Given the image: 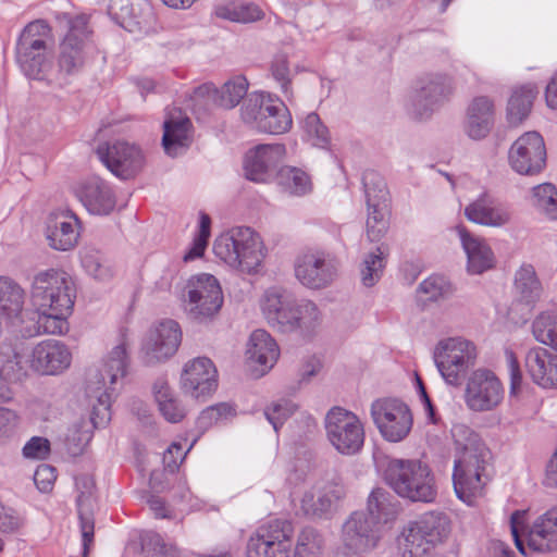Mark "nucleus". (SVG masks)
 Returning a JSON list of instances; mask_svg holds the SVG:
<instances>
[{"label":"nucleus","instance_id":"obj_18","mask_svg":"<svg viewBox=\"0 0 557 557\" xmlns=\"http://www.w3.org/2000/svg\"><path fill=\"white\" fill-rule=\"evenodd\" d=\"M476 349L462 338H449L438 344L435 360L443 376L450 383L458 379L475 359Z\"/></svg>","mask_w":557,"mask_h":557},{"label":"nucleus","instance_id":"obj_30","mask_svg":"<svg viewBox=\"0 0 557 557\" xmlns=\"http://www.w3.org/2000/svg\"><path fill=\"white\" fill-rule=\"evenodd\" d=\"M247 358L251 363L259 366L260 375L273 368L280 356V348L272 336L264 330L251 333L247 347Z\"/></svg>","mask_w":557,"mask_h":557},{"label":"nucleus","instance_id":"obj_62","mask_svg":"<svg viewBox=\"0 0 557 557\" xmlns=\"http://www.w3.org/2000/svg\"><path fill=\"white\" fill-rule=\"evenodd\" d=\"M191 446H189L186 451H183V446L180 443H172L163 455V462L165 468L170 469L171 472H174L176 469H178L181 462L184 460Z\"/></svg>","mask_w":557,"mask_h":557},{"label":"nucleus","instance_id":"obj_17","mask_svg":"<svg viewBox=\"0 0 557 557\" xmlns=\"http://www.w3.org/2000/svg\"><path fill=\"white\" fill-rule=\"evenodd\" d=\"M97 154L102 163L117 177L128 180L139 173L145 159L141 150L126 141L100 145Z\"/></svg>","mask_w":557,"mask_h":557},{"label":"nucleus","instance_id":"obj_9","mask_svg":"<svg viewBox=\"0 0 557 557\" xmlns=\"http://www.w3.org/2000/svg\"><path fill=\"white\" fill-rule=\"evenodd\" d=\"M30 297L37 310L72 311L76 298L75 283L64 271H42L34 277Z\"/></svg>","mask_w":557,"mask_h":557},{"label":"nucleus","instance_id":"obj_45","mask_svg":"<svg viewBox=\"0 0 557 557\" xmlns=\"http://www.w3.org/2000/svg\"><path fill=\"white\" fill-rule=\"evenodd\" d=\"M302 129L305 139L313 147L320 149H331V136L329 128L323 124L320 116L311 112L304 122Z\"/></svg>","mask_w":557,"mask_h":557},{"label":"nucleus","instance_id":"obj_27","mask_svg":"<svg viewBox=\"0 0 557 557\" xmlns=\"http://www.w3.org/2000/svg\"><path fill=\"white\" fill-rule=\"evenodd\" d=\"M295 302L286 289L272 286L264 292L260 306L268 323L273 329L283 333L284 327L289 325L288 318L292 314Z\"/></svg>","mask_w":557,"mask_h":557},{"label":"nucleus","instance_id":"obj_46","mask_svg":"<svg viewBox=\"0 0 557 557\" xmlns=\"http://www.w3.org/2000/svg\"><path fill=\"white\" fill-rule=\"evenodd\" d=\"M515 287L520 299L530 304L541 294V285L532 265H523L516 274Z\"/></svg>","mask_w":557,"mask_h":557},{"label":"nucleus","instance_id":"obj_26","mask_svg":"<svg viewBox=\"0 0 557 557\" xmlns=\"http://www.w3.org/2000/svg\"><path fill=\"white\" fill-rule=\"evenodd\" d=\"M191 121L181 110L173 109L163 122L162 145L170 157L183 153L191 143Z\"/></svg>","mask_w":557,"mask_h":557},{"label":"nucleus","instance_id":"obj_24","mask_svg":"<svg viewBox=\"0 0 557 557\" xmlns=\"http://www.w3.org/2000/svg\"><path fill=\"white\" fill-rule=\"evenodd\" d=\"M72 355L60 341L47 339L37 344L32 352V368L42 374H58L71 364Z\"/></svg>","mask_w":557,"mask_h":557},{"label":"nucleus","instance_id":"obj_14","mask_svg":"<svg viewBox=\"0 0 557 557\" xmlns=\"http://www.w3.org/2000/svg\"><path fill=\"white\" fill-rule=\"evenodd\" d=\"M372 416L382 436L394 443L405 440L413 425L409 407L395 398L377 399L372 405Z\"/></svg>","mask_w":557,"mask_h":557},{"label":"nucleus","instance_id":"obj_52","mask_svg":"<svg viewBox=\"0 0 557 557\" xmlns=\"http://www.w3.org/2000/svg\"><path fill=\"white\" fill-rule=\"evenodd\" d=\"M211 219L208 214L201 212L199 221V233L195 237L191 248L184 255L183 260L185 262L193 261L200 258L206 247L208 246V239L210 236Z\"/></svg>","mask_w":557,"mask_h":557},{"label":"nucleus","instance_id":"obj_56","mask_svg":"<svg viewBox=\"0 0 557 557\" xmlns=\"http://www.w3.org/2000/svg\"><path fill=\"white\" fill-rule=\"evenodd\" d=\"M271 72L274 79L281 85L282 91L285 96H288L290 87V71L286 54L278 53L274 57L271 64Z\"/></svg>","mask_w":557,"mask_h":557},{"label":"nucleus","instance_id":"obj_44","mask_svg":"<svg viewBox=\"0 0 557 557\" xmlns=\"http://www.w3.org/2000/svg\"><path fill=\"white\" fill-rule=\"evenodd\" d=\"M92 433L88 428V423L78 419L74 421L64 435V446L69 455L75 457L83 454L86 445L91 440Z\"/></svg>","mask_w":557,"mask_h":557},{"label":"nucleus","instance_id":"obj_55","mask_svg":"<svg viewBox=\"0 0 557 557\" xmlns=\"http://www.w3.org/2000/svg\"><path fill=\"white\" fill-rule=\"evenodd\" d=\"M233 407L226 403L215 404L203 409L197 420L200 429H208L220 420L233 414Z\"/></svg>","mask_w":557,"mask_h":557},{"label":"nucleus","instance_id":"obj_23","mask_svg":"<svg viewBox=\"0 0 557 557\" xmlns=\"http://www.w3.org/2000/svg\"><path fill=\"white\" fill-rule=\"evenodd\" d=\"M79 237V220L71 210L52 212L47 225V239L51 248L60 251L73 249Z\"/></svg>","mask_w":557,"mask_h":557},{"label":"nucleus","instance_id":"obj_20","mask_svg":"<svg viewBox=\"0 0 557 557\" xmlns=\"http://www.w3.org/2000/svg\"><path fill=\"white\" fill-rule=\"evenodd\" d=\"M183 392L193 398L210 395L218 387V371L207 357H198L187 362L181 375Z\"/></svg>","mask_w":557,"mask_h":557},{"label":"nucleus","instance_id":"obj_64","mask_svg":"<svg viewBox=\"0 0 557 557\" xmlns=\"http://www.w3.org/2000/svg\"><path fill=\"white\" fill-rule=\"evenodd\" d=\"M76 486L79 491L77 496V506L84 507L92 497L95 481L89 475H81L76 479Z\"/></svg>","mask_w":557,"mask_h":557},{"label":"nucleus","instance_id":"obj_35","mask_svg":"<svg viewBox=\"0 0 557 557\" xmlns=\"http://www.w3.org/2000/svg\"><path fill=\"white\" fill-rule=\"evenodd\" d=\"M343 494L335 487L324 491H310L305 493L301 499V510L308 518H327V515L335 507V503L341 499Z\"/></svg>","mask_w":557,"mask_h":557},{"label":"nucleus","instance_id":"obj_2","mask_svg":"<svg viewBox=\"0 0 557 557\" xmlns=\"http://www.w3.org/2000/svg\"><path fill=\"white\" fill-rule=\"evenodd\" d=\"M54 42L50 26L42 20L28 23L15 47L21 71L32 79L44 81L52 71Z\"/></svg>","mask_w":557,"mask_h":557},{"label":"nucleus","instance_id":"obj_22","mask_svg":"<svg viewBox=\"0 0 557 557\" xmlns=\"http://www.w3.org/2000/svg\"><path fill=\"white\" fill-rule=\"evenodd\" d=\"M76 196L87 211L96 215H109L116 206L113 189L98 176L84 181L76 189Z\"/></svg>","mask_w":557,"mask_h":557},{"label":"nucleus","instance_id":"obj_61","mask_svg":"<svg viewBox=\"0 0 557 557\" xmlns=\"http://www.w3.org/2000/svg\"><path fill=\"white\" fill-rule=\"evenodd\" d=\"M323 368L322 359L312 355L306 358L299 369V383H308L313 376L318 375Z\"/></svg>","mask_w":557,"mask_h":557},{"label":"nucleus","instance_id":"obj_41","mask_svg":"<svg viewBox=\"0 0 557 557\" xmlns=\"http://www.w3.org/2000/svg\"><path fill=\"white\" fill-rule=\"evenodd\" d=\"M537 90L532 86L516 89L508 102V115L512 124L521 123L531 111Z\"/></svg>","mask_w":557,"mask_h":557},{"label":"nucleus","instance_id":"obj_43","mask_svg":"<svg viewBox=\"0 0 557 557\" xmlns=\"http://www.w3.org/2000/svg\"><path fill=\"white\" fill-rule=\"evenodd\" d=\"M72 311L61 310H37L36 332L37 334L61 335L67 332V315Z\"/></svg>","mask_w":557,"mask_h":557},{"label":"nucleus","instance_id":"obj_21","mask_svg":"<svg viewBox=\"0 0 557 557\" xmlns=\"http://www.w3.org/2000/svg\"><path fill=\"white\" fill-rule=\"evenodd\" d=\"M504 396L500 381L490 371H476L469 381L467 404L475 411L491 410L497 407Z\"/></svg>","mask_w":557,"mask_h":557},{"label":"nucleus","instance_id":"obj_28","mask_svg":"<svg viewBox=\"0 0 557 557\" xmlns=\"http://www.w3.org/2000/svg\"><path fill=\"white\" fill-rule=\"evenodd\" d=\"M527 370L532 380L545 387H557V355L546 348L531 349L525 359Z\"/></svg>","mask_w":557,"mask_h":557},{"label":"nucleus","instance_id":"obj_4","mask_svg":"<svg viewBox=\"0 0 557 557\" xmlns=\"http://www.w3.org/2000/svg\"><path fill=\"white\" fill-rule=\"evenodd\" d=\"M218 258L244 273H257L264 258L262 242L250 227L239 226L220 235L213 244Z\"/></svg>","mask_w":557,"mask_h":557},{"label":"nucleus","instance_id":"obj_54","mask_svg":"<svg viewBox=\"0 0 557 557\" xmlns=\"http://www.w3.org/2000/svg\"><path fill=\"white\" fill-rule=\"evenodd\" d=\"M297 410L296 404L282 399L264 409L267 420L273 425L275 432Z\"/></svg>","mask_w":557,"mask_h":557},{"label":"nucleus","instance_id":"obj_40","mask_svg":"<svg viewBox=\"0 0 557 557\" xmlns=\"http://www.w3.org/2000/svg\"><path fill=\"white\" fill-rule=\"evenodd\" d=\"M275 180L281 189L290 196H304L311 190L309 176L297 168H281L275 174Z\"/></svg>","mask_w":557,"mask_h":557},{"label":"nucleus","instance_id":"obj_42","mask_svg":"<svg viewBox=\"0 0 557 557\" xmlns=\"http://www.w3.org/2000/svg\"><path fill=\"white\" fill-rule=\"evenodd\" d=\"M248 82L244 76H235L225 82L215 92V103L224 109L235 108L247 95Z\"/></svg>","mask_w":557,"mask_h":557},{"label":"nucleus","instance_id":"obj_49","mask_svg":"<svg viewBox=\"0 0 557 557\" xmlns=\"http://www.w3.org/2000/svg\"><path fill=\"white\" fill-rule=\"evenodd\" d=\"M388 255L386 246H380L364 259L361 268V280L366 286H372L380 278Z\"/></svg>","mask_w":557,"mask_h":557},{"label":"nucleus","instance_id":"obj_33","mask_svg":"<svg viewBox=\"0 0 557 557\" xmlns=\"http://www.w3.org/2000/svg\"><path fill=\"white\" fill-rule=\"evenodd\" d=\"M24 289L12 278L0 276V326L18 319L24 306Z\"/></svg>","mask_w":557,"mask_h":557},{"label":"nucleus","instance_id":"obj_63","mask_svg":"<svg viewBox=\"0 0 557 557\" xmlns=\"http://www.w3.org/2000/svg\"><path fill=\"white\" fill-rule=\"evenodd\" d=\"M364 442V428L360 419L350 413V453L361 449Z\"/></svg>","mask_w":557,"mask_h":557},{"label":"nucleus","instance_id":"obj_16","mask_svg":"<svg viewBox=\"0 0 557 557\" xmlns=\"http://www.w3.org/2000/svg\"><path fill=\"white\" fill-rule=\"evenodd\" d=\"M511 168L523 175L540 173L546 164V148L543 137L536 132L521 135L509 150Z\"/></svg>","mask_w":557,"mask_h":557},{"label":"nucleus","instance_id":"obj_32","mask_svg":"<svg viewBox=\"0 0 557 557\" xmlns=\"http://www.w3.org/2000/svg\"><path fill=\"white\" fill-rule=\"evenodd\" d=\"M465 213L474 223L495 227L507 224L511 219V213L505 206L486 196L470 203Z\"/></svg>","mask_w":557,"mask_h":557},{"label":"nucleus","instance_id":"obj_1","mask_svg":"<svg viewBox=\"0 0 557 557\" xmlns=\"http://www.w3.org/2000/svg\"><path fill=\"white\" fill-rule=\"evenodd\" d=\"M128 357L124 343L116 345L103 359L100 368L89 370L86 384L92 411L90 421L95 428H103L111 419L112 394L119 379L126 374Z\"/></svg>","mask_w":557,"mask_h":557},{"label":"nucleus","instance_id":"obj_48","mask_svg":"<svg viewBox=\"0 0 557 557\" xmlns=\"http://www.w3.org/2000/svg\"><path fill=\"white\" fill-rule=\"evenodd\" d=\"M322 547V535L313 528H304L297 536L294 557H320Z\"/></svg>","mask_w":557,"mask_h":557},{"label":"nucleus","instance_id":"obj_5","mask_svg":"<svg viewBox=\"0 0 557 557\" xmlns=\"http://www.w3.org/2000/svg\"><path fill=\"white\" fill-rule=\"evenodd\" d=\"M387 479L394 491L412 502H433L437 494L435 476L420 460L396 459L389 462Z\"/></svg>","mask_w":557,"mask_h":557},{"label":"nucleus","instance_id":"obj_60","mask_svg":"<svg viewBox=\"0 0 557 557\" xmlns=\"http://www.w3.org/2000/svg\"><path fill=\"white\" fill-rule=\"evenodd\" d=\"M78 517L81 521V531L83 537V557L88 554L89 545L94 541V518L84 512L83 507H78Z\"/></svg>","mask_w":557,"mask_h":557},{"label":"nucleus","instance_id":"obj_38","mask_svg":"<svg viewBox=\"0 0 557 557\" xmlns=\"http://www.w3.org/2000/svg\"><path fill=\"white\" fill-rule=\"evenodd\" d=\"M214 13L219 18L236 23H252L263 17L262 10L255 3L230 1L215 5Z\"/></svg>","mask_w":557,"mask_h":557},{"label":"nucleus","instance_id":"obj_51","mask_svg":"<svg viewBox=\"0 0 557 557\" xmlns=\"http://www.w3.org/2000/svg\"><path fill=\"white\" fill-rule=\"evenodd\" d=\"M533 335L535 338L557 349V319L548 313L539 315L533 322Z\"/></svg>","mask_w":557,"mask_h":557},{"label":"nucleus","instance_id":"obj_15","mask_svg":"<svg viewBox=\"0 0 557 557\" xmlns=\"http://www.w3.org/2000/svg\"><path fill=\"white\" fill-rule=\"evenodd\" d=\"M182 342L180 324L174 320H164L146 336L141 351L147 366H154L170 359Z\"/></svg>","mask_w":557,"mask_h":557},{"label":"nucleus","instance_id":"obj_57","mask_svg":"<svg viewBox=\"0 0 557 557\" xmlns=\"http://www.w3.org/2000/svg\"><path fill=\"white\" fill-rule=\"evenodd\" d=\"M50 442L46 437L33 436L24 445L22 453L27 459H46L50 454Z\"/></svg>","mask_w":557,"mask_h":557},{"label":"nucleus","instance_id":"obj_7","mask_svg":"<svg viewBox=\"0 0 557 557\" xmlns=\"http://www.w3.org/2000/svg\"><path fill=\"white\" fill-rule=\"evenodd\" d=\"M224 302L219 281L211 274L191 276L183 292V308L187 318L196 323H209L219 314Z\"/></svg>","mask_w":557,"mask_h":557},{"label":"nucleus","instance_id":"obj_37","mask_svg":"<svg viewBox=\"0 0 557 557\" xmlns=\"http://www.w3.org/2000/svg\"><path fill=\"white\" fill-rule=\"evenodd\" d=\"M327 438L335 449L348 454V410L333 407L325 417Z\"/></svg>","mask_w":557,"mask_h":557},{"label":"nucleus","instance_id":"obj_8","mask_svg":"<svg viewBox=\"0 0 557 557\" xmlns=\"http://www.w3.org/2000/svg\"><path fill=\"white\" fill-rule=\"evenodd\" d=\"M527 520L528 510H517L510 518L511 534L523 555L557 548V509L540 516L530 528Z\"/></svg>","mask_w":557,"mask_h":557},{"label":"nucleus","instance_id":"obj_50","mask_svg":"<svg viewBox=\"0 0 557 557\" xmlns=\"http://www.w3.org/2000/svg\"><path fill=\"white\" fill-rule=\"evenodd\" d=\"M81 259L85 271L96 280L107 281L112 276L111 267L99 251L85 250Z\"/></svg>","mask_w":557,"mask_h":557},{"label":"nucleus","instance_id":"obj_25","mask_svg":"<svg viewBox=\"0 0 557 557\" xmlns=\"http://www.w3.org/2000/svg\"><path fill=\"white\" fill-rule=\"evenodd\" d=\"M437 541H440V533L435 530V519L431 516L411 523L403 532L398 545L404 555L417 557L429 553Z\"/></svg>","mask_w":557,"mask_h":557},{"label":"nucleus","instance_id":"obj_29","mask_svg":"<svg viewBox=\"0 0 557 557\" xmlns=\"http://www.w3.org/2000/svg\"><path fill=\"white\" fill-rule=\"evenodd\" d=\"M323 315L318 305L310 299H300L295 302L288 318V327L283 333H299L305 338L317 334L322 324Z\"/></svg>","mask_w":557,"mask_h":557},{"label":"nucleus","instance_id":"obj_53","mask_svg":"<svg viewBox=\"0 0 557 557\" xmlns=\"http://www.w3.org/2000/svg\"><path fill=\"white\" fill-rule=\"evenodd\" d=\"M535 203L549 218L557 219V189L552 184H542L533 189Z\"/></svg>","mask_w":557,"mask_h":557},{"label":"nucleus","instance_id":"obj_3","mask_svg":"<svg viewBox=\"0 0 557 557\" xmlns=\"http://www.w3.org/2000/svg\"><path fill=\"white\" fill-rule=\"evenodd\" d=\"M67 32L59 46L58 75L65 79L84 71L92 60L96 46L88 17L84 14L65 15Z\"/></svg>","mask_w":557,"mask_h":557},{"label":"nucleus","instance_id":"obj_11","mask_svg":"<svg viewBox=\"0 0 557 557\" xmlns=\"http://www.w3.org/2000/svg\"><path fill=\"white\" fill-rule=\"evenodd\" d=\"M294 533L295 528L289 520H270L249 537L246 557H289Z\"/></svg>","mask_w":557,"mask_h":557},{"label":"nucleus","instance_id":"obj_10","mask_svg":"<svg viewBox=\"0 0 557 557\" xmlns=\"http://www.w3.org/2000/svg\"><path fill=\"white\" fill-rule=\"evenodd\" d=\"M484 451L473 444L460 449L454 471V486L458 497L467 504H473L482 496L485 482Z\"/></svg>","mask_w":557,"mask_h":557},{"label":"nucleus","instance_id":"obj_36","mask_svg":"<svg viewBox=\"0 0 557 557\" xmlns=\"http://www.w3.org/2000/svg\"><path fill=\"white\" fill-rule=\"evenodd\" d=\"M153 394L159 410L166 421L177 423L185 418L186 408L174 395L165 379L160 377L154 382Z\"/></svg>","mask_w":557,"mask_h":557},{"label":"nucleus","instance_id":"obj_6","mask_svg":"<svg viewBox=\"0 0 557 557\" xmlns=\"http://www.w3.org/2000/svg\"><path fill=\"white\" fill-rule=\"evenodd\" d=\"M242 120L251 128L262 133L278 135L292 127V115L285 103L265 92H252L244 100Z\"/></svg>","mask_w":557,"mask_h":557},{"label":"nucleus","instance_id":"obj_13","mask_svg":"<svg viewBox=\"0 0 557 557\" xmlns=\"http://www.w3.org/2000/svg\"><path fill=\"white\" fill-rule=\"evenodd\" d=\"M364 187L369 206L367 233L371 240H380L389 228L392 215L389 191L384 178L374 172L364 176Z\"/></svg>","mask_w":557,"mask_h":557},{"label":"nucleus","instance_id":"obj_59","mask_svg":"<svg viewBox=\"0 0 557 557\" xmlns=\"http://www.w3.org/2000/svg\"><path fill=\"white\" fill-rule=\"evenodd\" d=\"M55 479V468L47 463L39 465L34 473V482L37 488L44 493L52 490Z\"/></svg>","mask_w":557,"mask_h":557},{"label":"nucleus","instance_id":"obj_34","mask_svg":"<svg viewBox=\"0 0 557 557\" xmlns=\"http://www.w3.org/2000/svg\"><path fill=\"white\" fill-rule=\"evenodd\" d=\"M149 11L147 0H110L108 7L109 15L129 32L140 25L143 16Z\"/></svg>","mask_w":557,"mask_h":557},{"label":"nucleus","instance_id":"obj_47","mask_svg":"<svg viewBox=\"0 0 557 557\" xmlns=\"http://www.w3.org/2000/svg\"><path fill=\"white\" fill-rule=\"evenodd\" d=\"M140 546L145 557H181L176 546L165 543L160 534L152 531L141 533Z\"/></svg>","mask_w":557,"mask_h":557},{"label":"nucleus","instance_id":"obj_31","mask_svg":"<svg viewBox=\"0 0 557 557\" xmlns=\"http://www.w3.org/2000/svg\"><path fill=\"white\" fill-rule=\"evenodd\" d=\"M457 230L468 256L469 271L480 274L492 269L495 258L486 240L471 234L465 226H458Z\"/></svg>","mask_w":557,"mask_h":557},{"label":"nucleus","instance_id":"obj_39","mask_svg":"<svg viewBox=\"0 0 557 557\" xmlns=\"http://www.w3.org/2000/svg\"><path fill=\"white\" fill-rule=\"evenodd\" d=\"M492 116V102L485 97L474 99L469 107V135L475 139L484 137L490 129Z\"/></svg>","mask_w":557,"mask_h":557},{"label":"nucleus","instance_id":"obj_12","mask_svg":"<svg viewBox=\"0 0 557 557\" xmlns=\"http://www.w3.org/2000/svg\"><path fill=\"white\" fill-rule=\"evenodd\" d=\"M294 271L301 285L319 290L329 287L336 280L338 263L325 251L308 250L296 257Z\"/></svg>","mask_w":557,"mask_h":557},{"label":"nucleus","instance_id":"obj_58","mask_svg":"<svg viewBox=\"0 0 557 557\" xmlns=\"http://www.w3.org/2000/svg\"><path fill=\"white\" fill-rule=\"evenodd\" d=\"M215 92L216 89L212 84H202L196 87L189 97L188 107L194 111L206 108L211 99L215 102Z\"/></svg>","mask_w":557,"mask_h":557},{"label":"nucleus","instance_id":"obj_19","mask_svg":"<svg viewBox=\"0 0 557 557\" xmlns=\"http://www.w3.org/2000/svg\"><path fill=\"white\" fill-rule=\"evenodd\" d=\"M285 153L286 148L282 144H263L250 149L244 162L246 178L255 183L270 182L275 177Z\"/></svg>","mask_w":557,"mask_h":557}]
</instances>
